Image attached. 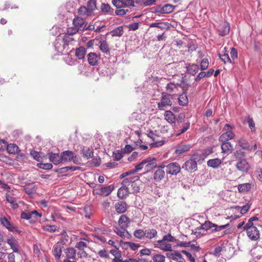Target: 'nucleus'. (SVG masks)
Listing matches in <instances>:
<instances>
[{
  "label": "nucleus",
  "mask_w": 262,
  "mask_h": 262,
  "mask_svg": "<svg viewBox=\"0 0 262 262\" xmlns=\"http://www.w3.org/2000/svg\"><path fill=\"white\" fill-rule=\"evenodd\" d=\"M73 27L68 28L67 29V32L69 35H73L78 32L79 30H84L86 28L87 23L83 18L77 16L73 20Z\"/></svg>",
  "instance_id": "nucleus-1"
},
{
  "label": "nucleus",
  "mask_w": 262,
  "mask_h": 262,
  "mask_svg": "<svg viewBox=\"0 0 262 262\" xmlns=\"http://www.w3.org/2000/svg\"><path fill=\"white\" fill-rule=\"evenodd\" d=\"M171 95L162 94L160 101L158 102V107L160 110H165L172 105Z\"/></svg>",
  "instance_id": "nucleus-2"
},
{
  "label": "nucleus",
  "mask_w": 262,
  "mask_h": 262,
  "mask_svg": "<svg viewBox=\"0 0 262 262\" xmlns=\"http://www.w3.org/2000/svg\"><path fill=\"white\" fill-rule=\"evenodd\" d=\"M232 127L228 124H226L223 128L224 133L219 138V141L222 142H228L233 139L235 134L232 132Z\"/></svg>",
  "instance_id": "nucleus-3"
},
{
  "label": "nucleus",
  "mask_w": 262,
  "mask_h": 262,
  "mask_svg": "<svg viewBox=\"0 0 262 262\" xmlns=\"http://www.w3.org/2000/svg\"><path fill=\"white\" fill-rule=\"evenodd\" d=\"M229 225L228 224L218 226L215 224H213L209 221H206L203 224V229L206 231L210 230L212 232L218 231L224 229Z\"/></svg>",
  "instance_id": "nucleus-4"
},
{
  "label": "nucleus",
  "mask_w": 262,
  "mask_h": 262,
  "mask_svg": "<svg viewBox=\"0 0 262 262\" xmlns=\"http://www.w3.org/2000/svg\"><path fill=\"white\" fill-rule=\"evenodd\" d=\"M165 165L162 164L158 166L157 170L154 173L153 179L156 182H160L166 176V171L164 170Z\"/></svg>",
  "instance_id": "nucleus-5"
},
{
  "label": "nucleus",
  "mask_w": 262,
  "mask_h": 262,
  "mask_svg": "<svg viewBox=\"0 0 262 262\" xmlns=\"http://www.w3.org/2000/svg\"><path fill=\"white\" fill-rule=\"evenodd\" d=\"M165 168L166 174L170 175H177L181 170V167L177 162L169 163L165 165Z\"/></svg>",
  "instance_id": "nucleus-6"
},
{
  "label": "nucleus",
  "mask_w": 262,
  "mask_h": 262,
  "mask_svg": "<svg viewBox=\"0 0 262 262\" xmlns=\"http://www.w3.org/2000/svg\"><path fill=\"white\" fill-rule=\"evenodd\" d=\"M229 24L226 21H222L217 27V31L219 35L221 36H224L227 35L230 31Z\"/></svg>",
  "instance_id": "nucleus-7"
},
{
  "label": "nucleus",
  "mask_w": 262,
  "mask_h": 262,
  "mask_svg": "<svg viewBox=\"0 0 262 262\" xmlns=\"http://www.w3.org/2000/svg\"><path fill=\"white\" fill-rule=\"evenodd\" d=\"M192 147V145L190 144L181 143L177 146L174 152L177 155H181L189 151Z\"/></svg>",
  "instance_id": "nucleus-8"
},
{
  "label": "nucleus",
  "mask_w": 262,
  "mask_h": 262,
  "mask_svg": "<svg viewBox=\"0 0 262 262\" xmlns=\"http://www.w3.org/2000/svg\"><path fill=\"white\" fill-rule=\"evenodd\" d=\"M196 161L193 158H191L190 160L185 162L183 168H185L187 171H196L198 169Z\"/></svg>",
  "instance_id": "nucleus-9"
},
{
  "label": "nucleus",
  "mask_w": 262,
  "mask_h": 262,
  "mask_svg": "<svg viewBox=\"0 0 262 262\" xmlns=\"http://www.w3.org/2000/svg\"><path fill=\"white\" fill-rule=\"evenodd\" d=\"M6 242L10 246L13 252L19 253L18 242L17 239L11 235L7 239Z\"/></svg>",
  "instance_id": "nucleus-10"
},
{
  "label": "nucleus",
  "mask_w": 262,
  "mask_h": 262,
  "mask_svg": "<svg viewBox=\"0 0 262 262\" xmlns=\"http://www.w3.org/2000/svg\"><path fill=\"white\" fill-rule=\"evenodd\" d=\"M41 213H38L36 210H33L28 212H22L20 214L21 219L29 220L33 218L34 220H36L38 217L41 216Z\"/></svg>",
  "instance_id": "nucleus-11"
},
{
  "label": "nucleus",
  "mask_w": 262,
  "mask_h": 262,
  "mask_svg": "<svg viewBox=\"0 0 262 262\" xmlns=\"http://www.w3.org/2000/svg\"><path fill=\"white\" fill-rule=\"evenodd\" d=\"M145 169L147 172L150 171L155 168H157L158 166L157 163V159L156 158H152L150 157L147 158L145 159Z\"/></svg>",
  "instance_id": "nucleus-12"
},
{
  "label": "nucleus",
  "mask_w": 262,
  "mask_h": 262,
  "mask_svg": "<svg viewBox=\"0 0 262 262\" xmlns=\"http://www.w3.org/2000/svg\"><path fill=\"white\" fill-rule=\"evenodd\" d=\"M115 186L113 185H110L107 186L101 187L99 190L96 192V194L102 196H108L113 191Z\"/></svg>",
  "instance_id": "nucleus-13"
},
{
  "label": "nucleus",
  "mask_w": 262,
  "mask_h": 262,
  "mask_svg": "<svg viewBox=\"0 0 262 262\" xmlns=\"http://www.w3.org/2000/svg\"><path fill=\"white\" fill-rule=\"evenodd\" d=\"M174 6L170 4H166L163 7L159 6L156 12L160 14H168L172 12L174 10Z\"/></svg>",
  "instance_id": "nucleus-14"
},
{
  "label": "nucleus",
  "mask_w": 262,
  "mask_h": 262,
  "mask_svg": "<svg viewBox=\"0 0 262 262\" xmlns=\"http://www.w3.org/2000/svg\"><path fill=\"white\" fill-rule=\"evenodd\" d=\"M236 168L242 172H247L250 168V165L245 159L239 160L235 165Z\"/></svg>",
  "instance_id": "nucleus-15"
},
{
  "label": "nucleus",
  "mask_w": 262,
  "mask_h": 262,
  "mask_svg": "<svg viewBox=\"0 0 262 262\" xmlns=\"http://www.w3.org/2000/svg\"><path fill=\"white\" fill-rule=\"evenodd\" d=\"M88 61L91 66H96L98 64V61L100 59L99 56L96 53L91 52L87 55Z\"/></svg>",
  "instance_id": "nucleus-16"
},
{
  "label": "nucleus",
  "mask_w": 262,
  "mask_h": 262,
  "mask_svg": "<svg viewBox=\"0 0 262 262\" xmlns=\"http://www.w3.org/2000/svg\"><path fill=\"white\" fill-rule=\"evenodd\" d=\"M61 156L62 162L74 160V159H75L76 157L74 155V152L70 150H66L62 152L61 154Z\"/></svg>",
  "instance_id": "nucleus-17"
},
{
  "label": "nucleus",
  "mask_w": 262,
  "mask_h": 262,
  "mask_svg": "<svg viewBox=\"0 0 262 262\" xmlns=\"http://www.w3.org/2000/svg\"><path fill=\"white\" fill-rule=\"evenodd\" d=\"M247 235L252 241H256L259 238V231L256 227H252L247 231Z\"/></svg>",
  "instance_id": "nucleus-18"
},
{
  "label": "nucleus",
  "mask_w": 262,
  "mask_h": 262,
  "mask_svg": "<svg viewBox=\"0 0 262 262\" xmlns=\"http://www.w3.org/2000/svg\"><path fill=\"white\" fill-rule=\"evenodd\" d=\"M166 256L168 258L177 262H185V259L178 252H175L174 253H166Z\"/></svg>",
  "instance_id": "nucleus-19"
},
{
  "label": "nucleus",
  "mask_w": 262,
  "mask_h": 262,
  "mask_svg": "<svg viewBox=\"0 0 262 262\" xmlns=\"http://www.w3.org/2000/svg\"><path fill=\"white\" fill-rule=\"evenodd\" d=\"M0 222L9 231L12 232L17 231L16 228L14 226L6 217H4L1 218Z\"/></svg>",
  "instance_id": "nucleus-20"
},
{
  "label": "nucleus",
  "mask_w": 262,
  "mask_h": 262,
  "mask_svg": "<svg viewBox=\"0 0 262 262\" xmlns=\"http://www.w3.org/2000/svg\"><path fill=\"white\" fill-rule=\"evenodd\" d=\"M130 223V220L126 215H122L120 216L118 224L122 228H127Z\"/></svg>",
  "instance_id": "nucleus-21"
},
{
  "label": "nucleus",
  "mask_w": 262,
  "mask_h": 262,
  "mask_svg": "<svg viewBox=\"0 0 262 262\" xmlns=\"http://www.w3.org/2000/svg\"><path fill=\"white\" fill-rule=\"evenodd\" d=\"M127 204L125 202L120 201L116 203L115 208L118 213L121 214L124 213L126 210Z\"/></svg>",
  "instance_id": "nucleus-22"
},
{
  "label": "nucleus",
  "mask_w": 262,
  "mask_h": 262,
  "mask_svg": "<svg viewBox=\"0 0 262 262\" xmlns=\"http://www.w3.org/2000/svg\"><path fill=\"white\" fill-rule=\"evenodd\" d=\"M166 94L171 95V94L176 93L178 90V83L176 84L173 82H170L167 84L165 87Z\"/></svg>",
  "instance_id": "nucleus-23"
},
{
  "label": "nucleus",
  "mask_w": 262,
  "mask_h": 262,
  "mask_svg": "<svg viewBox=\"0 0 262 262\" xmlns=\"http://www.w3.org/2000/svg\"><path fill=\"white\" fill-rule=\"evenodd\" d=\"M222 163V160L219 158L210 159L207 161V165L214 169L220 167Z\"/></svg>",
  "instance_id": "nucleus-24"
},
{
  "label": "nucleus",
  "mask_w": 262,
  "mask_h": 262,
  "mask_svg": "<svg viewBox=\"0 0 262 262\" xmlns=\"http://www.w3.org/2000/svg\"><path fill=\"white\" fill-rule=\"evenodd\" d=\"M221 149L222 153L228 155L232 152L233 150V146L229 142H222Z\"/></svg>",
  "instance_id": "nucleus-25"
},
{
  "label": "nucleus",
  "mask_w": 262,
  "mask_h": 262,
  "mask_svg": "<svg viewBox=\"0 0 262 262\" xmlns=\"http://www.w3.org/2000/svg\"><path fill=\"white\" fill-rule=\"evenodd\" d=\"M50 161L53 163L55 165L59 164L61 163H63L61 160V155H59L58 154L51 153L49 154Z\"/></svg>",
  "instance_id": "nucleus-26"
},
{
  "label": "nucleus",
  "mask_w": 262,
  "mask_h": 262,
  "mask_svg": "<svg viewBox=\"0 0 262 262\" xmlns=\"http://www.w3.org/2000/svg\"><path fill=\"white\" fill-rule=\"evenodd\" d=\"M239 145L244 149L251 151L252 148L250 147L249 143L244 138H241L237 140Z\"/></svg>",
  "instance_id": "nucleus-27"
},
{
  "label": "nucleus",
  "mask_w": 262,
  "mask_h": 262,
  "mask_svg": "<svg viewBox=\"0 0 262 262\" xmlns=\"http://www.w3.org/2000/svg\"><path fill=\"white\" fill-rule=\"evenodd\" d=\"M129 193V189L126 186H122L120 187L117 192L118 196L120 199H123L124 197H126Z\"/></svg>",
  "instance_id": "nucleus-28"
},
{
  "label": "nucleus",
  "mask_w": 262,
  "mask_h": 262,
  "mask_svg": "<svg viewBox=\"0 0 262 262\" xmlns=\"http://www.w3.org/2000/svg\"><path fill=\"white\" fill-rule=\"evenodd\" d=\"M67 259H76V250L74 248H68L64 250Z\"/></svg>",
  "instance_id": "nucleus-29"
},
{
  "label": "nucleus",
  "mask_w": 262,
  "mask_h": 262,
  "mask_svg": "<svg viewBox=\"0 0 262 262\" xmlns=\"http://www.w3.org/2000/svg\"><path fill=\"white\" fill-rule=\"evenodd\" d=\"M86 50L83 47H80L76 49L75 56L79 59H82L84 58L86 54Z\"/></svg>",
  "instance_id": "nucleus-30"
},
{
  "label": "nucleus",
  "mask_w": 262,
  "mask_h": 262,
  "mask_svg": "<svg viewBox=\"0 0 262 262\" xmlns=\"http://www.w3.org/2000/svg\"><path fill=\"white\" fill-rule=\"evenodd\" d=\"M186 69L187 72L188 74L192 75H194L198 72L199 67L198 64H189L188 66H187Z\"/></svg>",
  "instance_id": "nucleus-31"
},
{
  "label": "nucleus",
  "mask_w": 262,
  "mask_h": 262,
  "mask_svg": "<svg viewBox=\"0 0 262 262\" xmlns=\"http://www.w3.org/2000/svg\"><path fill=\"white\" fill-rule=\"evenodd\" d=\"M157 231L155 229H148L145 230V237L148 239H152L157 235Z\"/></svg>",
  "instance_id": "nucleus-32"
},
{
  "label": "nucleus",
  "mask_w": 262,
  "mask_h": 262,
  "mask_svg": "<svg viewBox=\"0 0 262 262\" xmlns=\"http://www.w3.org/2000/svg\"><path fill=\"white\" fill-rule=\"evenodd\" d=\"M100 44L99 46L100 50L104 53L110 55V50L108 47V45L107 42L105 40L100 42Z\"/></svg>",
  "instance_id": "nucleus-33"
},
{
  "label": "nucleus",
  "mask_w": 262,
  "mask_h": 262,
  "mask_svg": "<svg viewBox=\"0 0 262 262\" xmlns=\"http://www.w3.org/2000/svg\"><path fill=\"white\" fill-rule=\"evenodd\" d=\"M251 188V184L249 183L242 184L238 185V190L239 192H247L250 190Z\"/></svg>",
  "instance_id": "nucleus-34"
},
{
  "label": "nucleus",
  "mask_w": 262,
  "mask_h": 262,
  "mask_svg": "<svg viewBox=\"0 0 262 262\" xmlns=\"http://www.w3.org/2000/svg\"><path fill=\"white\" fill-rule=\"evenodd\" d=\"M178 102L179 104L182 106H185L187 104L188 100L186 95V92H183L182 94L179 95Z\"/></svg>",
  "instance_id": "nucleus-35"
},
{
  "label": "nucleus",
  "mask_w": 262,
  "mask_h": 262,
  "mask_svg": "<svg viewBox=\"0 0 262 262\" xmlns=\"http://www.w3.org/2000/svg\"><path fill=\"white\" fill-rule=\"evenodd\" d=\"M227 48L225 47L224 48V50H225V52H223V54H222L221 53L219 54V56L221 59L222 61H223L224 63L229 62L231 63L232 60L231 58H230L228 54L227 53L228 51L226 50Z\"/></svg>",
  "instance_id": "nucleus-36"
},
{
  "label": "nucleus",
  "mask_w": 262,
  "mask_h": 262,
  "mask_svg": "<svg viewBox=\"0 0 262 262\" xmlns=\"http://www.w3.org/2000/svg\"><path fill=\"white\" fill-rule=\"evenodd\" d=\"M123 28L122 26H119L112 30L110 33L112 36L120 37L123 33Z\"/></svg>",
  "instance_id": "nucleus-37"
},
{
  "label": "nucleus",
  "mask_w": 262,
  "mask_h": 262,
  "mask_svg": "<svg viewBox=\"0 0 262 262\" xmlns=\"http://www.w3.org/2000/svg\"><path fill=\"white\" fill-rule=\"evenodd\" d=\"M53 253L55 257H57L58 259L60 258L62 253V248L60 245L55 244L54 246Z\"/></svg>",
  "instance_id": "nucleus-38"
},
{
  "label": "nucleus",
  "mask_w": 262,
  "mask_h": 262,
  "mask_svg": "<svg viewBox=\"0 0 262 262\" xmlns=\"http://www.w3.org/2000/svg\"><path fill=\"white\" fill-rule=\"evenodd\" d=\"M165 241L174 242L177 241V239L174 238V237L172 236L171 234L169 233L164 235L162 239L158 241V243L159 244H162Z\"/></svg>",
  "instance_id": "nucleus-39"
},
{
  "label": "nucleus",
  "mask_w": 262,
  "mask_h": 262,
  "mask_svg": "<svg viewBox=\"0 0 262 262\" xmlns=\"http://www.w3.org/2000/svg\"><path fill=\"white\" fill-rule=\"evenodd\" d=\"M95 231L98 232V233L93 234V236L94 237V238L99 240L102 243H105L106 242V239L104 238V237L102 235H99L98 234L99 232H102L103 234H104V230H102V229H101L100 228H96L95 229Z\"/></svg>",
  "instance_id": "nucleus-40"
},
{
  "label": "nucleus",
  "mask_w": 262,
  "mask_h": 262,
  "mask_svg": "<svg viewBox=\"0 0 262 262\" xmlns=\"http://www.w3.org/2000/svg\"><path fill=\"white\" fill-rule=\"evenodd\" d=\"M18 147L14 144H7V150L10 154H14L18 151Z\"/></svg>",
  "instance_id": "nucleus-41"
},
{
  "label": "nucleus",
  "mask_w": 262,
  "mask_h": 262,
  "mask_svg": "<svg viewBox=\"0 0 262 262\" xmlns=\"http://www.w3.org/2000/svg\"><path fill=\"white\" fill-rule=\"evenodd\" d=\"M150 27H157L161 30H164L165 29H168L169 26L167 23H154L150 24Z\"/></svg>",
  "instance_id": "nucleus-42"
},
{
  "label": "nucleus",
  "mask_w": 262,
  "mask_h": 262,
  "mask_svg": "<svg viewBox=\"0 0 262 262\" xmlns=\"http://www.w3.org/2000/svg\"><path fill=\"white\" fill-rule=\"evenodd\" d=\"M86 8L89 12V13L92 15L94 11L96 9V2L95 1H89Z\"/></svg>",
  "instance_id": "nucleus-43"
},
{
  "label": "nucleus",
  "mask_w": 262,
  "mask_h": 262,
  "mask_svg": "<svg viewBox=\"0 0 262 262\" xmlns=\"http://www.w3.org/2000/svg\"><path fill=\"white\" fill-rule=\"evenodd\" d=\"M89 12L86 7L84 6L80 7L78 9V13L81 16L88 17L91 16V14Z\"/></svg>",
  "instance_id": "nucleus-44"
},
{
  "label": "nucleus",
  "mask_w": 262,
  "mask_h": 262,
  "mask_svg": "<svg viewBox=\"0 0 262 262\" xmlns=\"http://www.w3.org/2000/svg\"><path fill=\"white\" fill-rule=\"evenodd\" d=\"M101 10L102 12L112 14L113 12V9L111 8L108 4H102L101 6Z\"/></svg>",
  "instance_id": "nucleus-45"
},
{
  "label": "nucleus",
  "mask_w": 262,
  "mask_h": 262,
  "mask_svg": "<svg viewBox=\"0 0 262 262\" xmlns=\"http://www.w3.org/2000/svg\"><path fill=\"white\" fill-rule=\"evenodd\" d=\"M165 118L169 122L172 123L175 119L174 115L171 111H166L165 113Z\"/></svg>",
  "instance_id": "nucleus-46"
},
{
  "label": "nucleus",
  "mask_w": 262,
  "mask_h": 262,
  "mask_svg": "<svg viewBox=\"0 0 262 262\" xmlns=\"http://www.w3.org/2000/svg\"><path fill=\"white\" fill-rule=\"evenodd\" d=\"M82 154L83 157L86 158L88 159L91 158L93 155V152L92 150L89 148H87L86 149L83 148L82 150Z\"/></svg>",
  "instance_id": "nucleus-47"
},
{
  "label": "nucleus",
  "mask_w": 262,
  "mask_h": 262,
  "mask_svg": "<svg viewBox=\"0 0 262 262\" xmlns=\"http://www.w3.org/2000/svg\"><path fill=\"white\" fill-rule=\"evenodd\" d=\"M134 235L138 238L142 239L145 237V231L142 229H137L134 232Z\"/></svg>",
  "instance_id": "nucleus-48"
},
{
  "label": "nucleus",
  "mask_w": 262,
  "mask_h": 262,
  "mask_svg": "<svg viewBox=\"0 0 262 262\" xmlns=\"http://www.w3.org/2000/svg\"><path fill=\"white\" fill-rule=\"evenodd\" d=\"M165 257L162 254H155L152 256L154 262H165Z\"/></svg>",
  "instance_id": "nucleus-49"
},
{
  "label": "nucleus",
  "mask_w": 262,
  "mask_h": 262,
  "mask_svg": "<svg viewBox=\"0 0 262 262\" xmlns=\"http://www.w3.org/2000/svg\"><path fill=\"white\" fill-rule=\"evenodd\" d=\"M6 198L7 201L12 205V207L13 208L15 209L18 207V205L16 203L14 198L10 196L9 195H7Z\"/></svg>",
  "instance_id": "nucleus-50"
},
{
  "label": "nucleus",
  "mask_w": 262,
  "mask_h": 262,
  "mask_svg": "<svg viewBox=\"0 0 262 262\" xmlns=\"http://www.w3.org/2000/svg\"><path fill=\"white\" fill-rule=\"evenodd\" d=\"M178 87H180L182 89L183 92H187L188 88V84L187 82L185 81L184 77H182V80L181 81V82L180 83H178Z\"/></svg>",
  "instance_id": "nucleus-51"
},
{
  "label": "nucleus",
  "mask_w": 262,
  "mask_h": 262,
  "mask_svg": "<svg viewBox=\"0 0 262 262\" xmlns=\"http://www.w3.org/2000/svg\"><path fill=\"white\" fill-rule=\"evenodd\" d=\"M160 245L159 246V248L161 250H162L164 251H172V247L170 244H160Z\"/></svg>",
  "instance_id": "nucleus-52"
},
{
  "label": "nucleus",
  "mask_w": 262,
  "mask_h": 262,
  "mask_svg": "<svg viewBox=\"0 0 262 262\" xmlns=\"http://www.w3.org/2000/svg\"><path fill=\"white\" fill-rule=\"evenodd\" d=\"M247 122L249 125V127L251 129L252 132H254L256 130V128L255 126V123L253 120V119L250 117H248Z\"/></svg>",
  "instance_id": "nucleus-53"
},
{
  "label": "nucleus",
  "mask_w": 262,
  "mask_h": 262,
  "mask_svg": "<svg viewBox=\"0 0 262 262\" xmlns=\"http://www.w3.org/2000/svg\"><path fill=\"white\" fill-rule=\"evenodd\" d=\"M209 65V61L207 58H203L201 62V69L203 70H205L207 69Z\"/></svg>",
  "instance_id": "nucleus-54"
},
{
  "label": "nucleus",
  "mask_w": 262,
  "mask_h": 262,
  "mask_svg": "<svg viewBox=\"0 0 262 262\" xmlns=\"http://www.w3.org/2000/svg\"><path fill=\"white\" fill-rule=\"evenodd\" d=\"M57 229L55 225H47L43 227L45 231H49L50 232H54Z\"/></svg>",
  "instance_id": "nucleus-55"
},
{
  "label": "nucleus",
  "mask_w": 262,
  "mask_h": 262,
  "mask_svg": "<svg viewBox=\"0 0 262 262\" xmlns=\"http://www.w3.org/2000/svg\"><path fill=\"white\" fill-rule=\"evenodd\" d=\"M157 0H139V3H143L145 6H151L155 4Z\"/></svg>",
  "instance_id": "nucleus-56"
},
{
  "label": "nucleus",
  "mask_w": 262,
  "mask_h": 262,
  "mask_svg": "<svg viewBox=\"0 0 262 262\" xmlns=\"http://www.w3.org/2000/svg\"><path fill=\"white\" fill-rule=\"evenodd\" d=\"M110 253L115 256L114 259L121 258L122 256L121 251L118 250H111Z\"/></svg>",
  "instance_id": "nucleus-57"
},
{
  "label": "nucleus",
  "mask_w": 262,
  "mask_h": 262,
  "mask_svg": "<svg viewBox=\"0 0 262 262\" xmlns=\"http://www.w3.org/2000/svg\"><path fill=\"white\" fill-rule=\"evenodd\" d=\"M38 166L40 168L47 170L51 169L53 167L52 164L51 163H39L38 164Z\"/></svg>",
  "instance_id": "nucleus-58"
},
{
  "label": "nucleus",
  "mask_w": 262,
  "mask_h": 262,
  "mask_svg": "<svg viewBox=\"0 0 262 262\" xmlns=\"http://www.w3.org/2000/svg\"><path fill=\"white\" fill-rule=\"evenodd\" d=\"M86 247H87V244L82 241L77 242L75 245V248L81 250H83Z\"/></svg>",
  "instance_id": "nucleus-59"
},
{
  "label": "nucleus",
  "mask_w": 262,
  "mask_h": 262,
  "mask_svg": "<svg viewBox=\"0 0 262 262\" xmlns=\"http://www.w3.org/2000/svg\"><path fill=\"white\" fill-rule=\"evenodd\" d=\"M222 250L223 248L222 247L217 246L214 249L212 254L215 256L216 257H219L221 254V252L222 251Z\"/></svg>",
  "instance_id": "nucleus-60"
},
{
  "label": "nucleus",
  "mask_w": 262,
  "mask_h": 262,
  "mask_svg": "<svg viewBox=\"0 0 262 262\" xmlns=\"http://www.w3.org/2000/svg\"><path fill=\"white\" fill-rule=\"evenodd\" d=\"M230 55L231 57V60H234L235 59L237 58V51L234 48H232L231 49Z\"/></svg>",
  "instance_id": "nucleus-61"
},
{
  "label": "nucleus",
  "mask_w": 262,
  "mask_h": 262,
  "mask_svg": "<svg viewBox=\"0 0 262 262\" xmlns=\"http://www.w3.org/2000/svg\"><path fill=\"white\" fill-rule=\"evenodd\" d=\"M212 153H213V150L212 148L210 147L205 149L201 152L202 156L203 157H205V158Z\"/></svg>",
  "instance_id": "nucleus-62"
},
{
  "label": "nucleus",
  "mask_w": 262,
  "mask_h": 262,
  "mask_svg": "<svg viewBox=\"0 0 262 262\" xmlns=\"http://www.w3.org/2000/svg\"><path fill=\"white\" fill-rule=\"evenodd\" d=\"M30 155L33 158L37 161H40V156L39 155V152L36 151H31L30 152Z\"/></svg>",
  "instance_id": "nucleus-63"
},
{
  "label": "nucleus",
  "mask_w": 262,
  "mask_h": 262,
  "mask_svg": "<svg viewBox=\"0 0 262 262\" xmlns=\"http://www.w3.org/2000/svg\"><path fill=\"white\" fill-rule=\"evenodd\" d=\"M112 4L118 8L124 7L122 0H113Z\"/></svg>",
  "instance_id": "nucleus-64"
}]
</instances>
